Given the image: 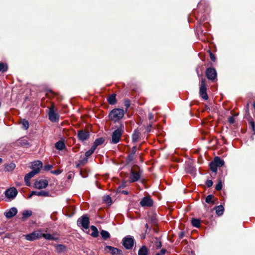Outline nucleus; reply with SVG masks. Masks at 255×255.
I'll return each instance as SVG.
<instances>
[{"label":"nucleus","instance_id":"obj_3","mask_svg":"<svg viewBox=\"0 0 255 255\" xmlns=\"http://www.w3.org/2000/svg\"><path fill=\"white\" fill-rule=\"evenodd\" d=\"M25 239L29 241H33L42 238V233L40 231H34L32 233L24 235Z\"/></svg>","mask_w":255,"mask_h":255},{"label":"nucleus","instance_id":"obj_38","mask_svg":"<svg viewBox=\"0 0 255 255\" xmlns=\"http://www.w3.org/2000/svg\"><path fill=\"white\" fill-rule=\"evenodd\" d=\"M213 196L211 195L207 196V197L206 198V202L207 203H212V199H213Z\"/></svg>","mask_w":255,"mask_h":255},{"label":"nucleus","instance_id":"obj_25","mask_svg":"<svg viewBox=\"0 0 255 255\" xmlns=\"http://www.w3.org/2000/svg\"><path fill=\"white\" fill-rule=\"evenodd\" d=\"M214 162L218 167H221L224 164V161L218 157L215 158Z\"/></svg>","mask_w":255,"mask_h":255},{"label":"nucleus","instance_id":"obj_53","mask_svg":"<svg viewBox=\"0 0 255 255\" xmlns=\"http://www.w3.org/2000/svg\"><path fill=\"white\" fill-rule=\"evenodd\" d=\"M126 106H127V107H128L129 106V104H127Z\"/></svg>","mask_w":255,"mask_h":255},{"label":"nucleus","instance_id":"obj_13","mask_svg":"<svg viewBox=\"0 0 255 255\" xmlns=\"http://www.w3.org/2000/svg\"><path fill=\"white\" fill-rule=\"evenodd\" d=\"M140 204L142 207H150L153 204V201L150 197H145L141 199Z\"/></svg>","mask_w":255,"mask_h":255},{"label":"nucleus","instance_id":"obj_17","mask_svg":"<svg viewBox=\"0 0 255 255\" xmlns=\"http://www.w3.org/2000/svg\"><path fill=\"white\" fill-rule=\"evenodd\" d=\"M33 195H37L38 196L47 197L49 196V193L45 191H41L39 192L32 191L29 195V198H31Z\"/></svg>","mask_w":255,"mask_h":255},{"label":"nucleus","instance_id":"obj_2","mask_svg":"<svg viewBox=\"0 0 255 255\" xmlns=\"http://www.w3.org/2000/svg\"><path fill=\"white\" fill-rule=\"evenodd\" d=\"M124 130V126L121 125L120 127L116 129L112 134V142L113 143H118Z\"/></svg>","mask_w":255,"mask_h":255},{"label":"nucleus","instance_id":"obj_27","mask_svg":"<svg viewBox=\"0 0 255 255\" xmlns=\"http://www.w3.org/2000/svg\"><path fill=\"white\" fill-rule=\"evenodd\" d=\"M91 229L92 231L91 235L93 237H97L99 235V232L97 229V228L94 226H92L91 227Z\"/></svg>","mask_w":255,"mask_h":255},{"label":"nucleus","instance_id":"obj_23","mask_svg":"<svg viewBox=\"0 0 255 255\" xmlns=\"http://www.w3.org/2000/svg\"><path fill=\"white\" fill-rule=\"evenodd\" d=\"M15 168V165L13 163H10L5 166V170L6 171H12Z\"/></svg>","mask_w":255,"mask_h":255},{"label":"nucleus","instance_id":"obj_12","mask_svg":"<svg viewBox=\"0 0 255 255\" xmlns=\"http://www.w3.org/2000/svg\"><path fill=\"white\" fill-rule=\"evenodd\" d=\"M207 77L210 79L213 80L216 78L217 73L215 69L209 68L206 72Z\"/></svg>","mask_w":255,"mask_h":255},{"label":"nucleus","instance_id":"obj_1","mask_svg":"<svg viewBox=\"0 0 255 255\" xmlns=\"http://www.w3.org/2000/svg\"><path fill=\"white\" fill-rule=\"evenodd\" d=\"M125 112L121 109H115L109 114V118L114 122H117L122 119L124 117Z\"/></svg>","mask_w":255,"mask_h":255},{"label":"nucleus","instance_id":"obj_14","mask_svg":"<svg viewBox=\"0 0 255 255\" xmlns=\"http://www.w3.org/2000/svg\"><path fill=\"white\" fill-rule=\"evenodd\" d=\"M140 177V173L139 172H135L133 170H131L130 175L129 179L130 182H134L137 181Z\"/></svg>","mask_w":255,"mask_h":255},{"label":"nucleus","instance_id":"obj_48","mask_svg":"<svg viewBox=\"0 0 255 255\" xmlns=\"http://www.w3.org/2000/svg\"><path fill=\"white\" fill-rule=\"evenodd\" d=\"M148 118L149 120H152L153 119V115L151 113H149L148 115Z\"/></svg>","mask_w":255,"mask_h":255},{"label":"nucleus","instance_id":"obj_50","mask_svg":"<svg viewBox=\"0 0 255 255\" xmlns=\"http://www.w3.org/2000/svg\"><path fill=\"white\" fill-rule=\"evenodd\" d=\"M165 252H166V250L165 249H162L160 251V254L161 255H163L165 253Z\"/></svg>","mask_w":255,"mask_h":255},{"label":"nucleus","instance_id":"obj_51","mask_svg":"<svg viewBox=\"0 0 255 255\" xmlns=\"http://www.w3.org/2000/svg\"><path fill=\"white\" fill-rule=\"evenodd\" d=\"M119 192H122V193L124 194H128V192L126 191H125V190H123V191H121L120 190H119Z\"/></svg>","mask_w":255,"mask_h":255},{"label":"nucleus","instance_id":"obj_26","mask_svg":"<svg viewBox=\"0 0 255 255\" xmlns=\"http://www.w3.org/2000/svg\"><path fill=\"white\" fill-rule=\"evenodd\" d=\"M224 210V208L223 206H222V205L218 206L216 208V214L218 216H221L223 214Z\"/></svg>","mask_w":255,"mask_h":255},{"label":"nucleus","instance_id":"obj_7","mask_svg":"<svg viewBox=\"0 0 255 255\" xmlns=\"http://www.w3.org/2000/svg\"><path fill=\"white\" fill-rule=\"evenodd\" d=\"M207 88L204 79H202L200 86V95L204 100H207L208 98L207 92Z\"/></svg>","mask_w":255,"mask_h":255},{"label":"nucleus","instance_id":"obj_45","mask_svg":"<svg viewBox=\"0 0 255 255\" xmlns=\"http://www.w3.org/2000/svg\"><path fill=\"white\" fill-rule=\"evenodd\" d=\"M210 58H211V60L213 61H215L216 57H215V55L213 54H212V53H210Z\"/></svg>","mask_w":255,"mask_h":255},{"label":"nucleus","instance_id":"obj_29","mask_svg":"<svg viewBox=\"0 0 255 255\" xmlns=\"http://www.w3.org/2000/svg\"><path fill=\"white\" fill-rule=\"evenodd\" d=\"M139 137V133L136 130H134L132 135V141H137Z\"/></svg>","mask_w":255,"mask_h":255},{"label":"nucleus","instance_id":"obj_39","mask_svg":"<svg viewBox=\"0 0 255 255\" xmlns=\"http://www.w3.org/2000/svg\"><path fill=\"white\" fill-rule=\"evenodd\" d=\"M249 124L252 128L253 131H254L255 130V124L254 121L253 120H251L249 122Z\"/></svg>","mask_w":255,"mask_h":255},{"label":"nucleus","instance_id":"obj_6","mask_svg":"<svg viewBox=\"0 0 255 255\" xmlns=\"http://www.w3.org/2000/svg\"><path fill=\"white\" fill-rule=\"evenodd\" d=\"M123 246L127 249H130L133 246L134 239L130 236H127L123 239Z\"/></svg>","mask_w":255,"mask_h":255},{"label":"nucleus","instance_id":"obj_18","mask_svg":"<svg viewBox=\"0 0 255 255\" xmlns=\"http://www.w3.org/2000/svg\"><path fill=\"white\" fill-rule=\"evenodd\" d=\"M55 248L56 252L59 254L64 253L67 249L65 245L61 244L55 245Z\"/></svg>","mask_w":255,"mask_h":255},{"label":"nucleus","instance_id":"obj_54","mask_svg":"<svg viewBox=\"0 0 255 255\" xmlns=\"http://www.w3.org/2000/svg\"><path fill=\"white\" fill-rule=\"evenodd\" d=\"M2 162V159L1 158H0V163Z\"/></svg>","mask_w":255,"mask_h":255},{"label":"nucleus","instance_id":"obj_24","mask_svg":"<svg viewBox=\"0 0 255 255\" xmlns=\"http://www.w3.org/2000/svg\"><path fill=\"white\" fill-rule=\"evenodd\" d=\"M42 237L44 238L46 240H58L57 238H55L52 235L50 234H43L42 233Z\"/></svg>","mask_w":255,"mask_h":255},{"label":"nucleus","instance_id":"obj_37","mask_svg":"<svg viewBox=\"0 0 255 255\" xmlns=\"http://www.w3.org/2000/svg\"><path fill=\"white\" fill-rule=\"evenodd\" d=\"M103 200L107 203H111L112 202L111 198L109 196H104Z\"/></svg>","mask_w":255,"mask_h":255},{"label":"nucleus","instance_id":"obj_16","mask_svg":"<svg viewBox=\"0 0 255 255\" xmlns=\"http://www.w3.org/2000/svg\"><path fill=\"white\" fill-rule=\"evenodd\" d=\"M89 132L87 131L81 130L79 131L78 136L80 140L84 141L89 138Z\"/></svg>","mask_w":255,"mask_h":255},{"label":"nucleus","instance_id":"obj_5","mask_svg":"<svg viewBox=\"0 0 255 255\" xmlns=\"http://www.w3.org/2000/svg\"><path fill=\"white\" fill-rule=\"evenodd\" d=\"M78 226H81L85 229H87L89 226V218L87 215H84L79 218L77 221Z\"/></svg>","mask_w":255,"mask_h":255},{"label":"nucleus","instance_id":"obj_46","mask_svg":"<svg viewBox=\"0 0 255 255\" xmlns=\"http://www.w3.org/2000/svg\"><path fill=\"white\" fill-rule=\"evenodd\" d=\"M21 144L22 145H29L28 143L24 140H21V142H20Z\"/></svg>","mask_w":255,"mask_h":255},{"label":"nucleus","instance_id":"obj_35","mask_svg":"<svg viewBox=\"0 0 255 255\" xmlns=\"http://www.w3.org/2000/svg\"><path fill=\"white\" fill-rule=\"evenodd\" d=\"M22 125L23 128L25 129H27L29 127V123L25 119H23L22 122Z\"/></svg>","mask_w":255,"mask_h":255},{"label":"nucleus","instance_id":"obj_41","mask_svg":"<svg viewBox=\"0 0 255 255\" xmlns=\"http://www.w3.org/2000/svg\"><path fill=\"white\" fill-rule=\"evenodd\" d=\"M206 185L207 187H210L213 185V182L211 180H207L206 182Z\"/></svg>","mask_w":255,"mask_h":255},{"label":"nucleus","instance_id":"obj_55","mask_svg":"<svg viewBox=\"0 0 255 255\" xmlns=\"http://www.w3.org/2000/svg\"><path fill=\"white\" fill-rule=\"evenodd\" d=\"M156 255H160V253H157V254H156Z\"/></svg>","mask_w":255,"mask_h":255},{"label":"nucleus","instance_id":"obj_49","mask_svg":"<svg viewBox=\"0 0 255 255\" xmlns=\"http://www.w3.org/2000/svg\"><path fill=\"white\" fill-rule=\"evenodd\" d=\"M53 173L55 174H59L61 173V171L59 170H55V171H54L53 172Z\"/></svg>","mask_w":255,"mask_h":255},{"label":"nucleus","instance_id":"obj_33","mask_svg":"<svg viewBox=\"0 0 255 255\" xmlns=\"http://www.w3.org/2000/svg\"><path fill=\"white\" fill-rule=\"evenodd\" d=\"M95 149H96L92 146L91 148L88 151L86 152V153H85L86 157L88 158L89 156L91 155Z\"/></svg>","mask_w":255,"mask_h":255},{"label":"nucleus","instance_id":"obj_52","mask_svg":"<svg viewBox=\"0 0 255 255\" xmlns=\"http://www.w3.org/2000/svg\"><path fill=\"white\" fill-rule=\"evenodd\" d=\"M145 227H146V229H147V228H148V226L147 224H146L145 225Z\"/></svg>","mask_w":255,"mask_h":255},{"label":"nucleus","instance_id":"obj_44","mask_svg":"<svg viewBox=\"0 0 255 255\" xmlns=\"http://www.w3.org/2000/svg\"><path fill=\"white\" fill-rule=\"evenodd\" d=\"M156 248L158 249L161 247V243L160 242H156L155 243Z\"/></svg>","mask_w":255,"mask_h":255},{"label":"nucleus","instance_id":"obj_21","mask_svg":"<svg viewBox=\"0 0 255 255\" xmlns=\"http://www.w3.org/2000/svg\"><path fill=\"white\" fill-rule=\"evenodd\" d=\"M55 146L57 149L62 150L65 148V145L64 142L62 141H58L55 143Z\"/></svg>","mask_w":255,"mask_h":255},{"label":"nucleus","instance_id":"obj_40","mask_svg":"<svg viewBox=\"0 0 255 255\" xmlns=\"http://www.w3.org/2000/svg\"><path fill=\"white\" fill-rule=\"evenodd\" d=\"M222 188V184L221 181L219 182V183L216 185L215 188L217 190H220Z\"/></svg>","mask_w":255,"mask_h":255},{"label":"nucleus","instance_id":"obj_15","mask_svg":"<svg viewBox=\"0 0 255 255\" xmlns=\"http://www.w3.org/2000/svg\"><path fill=\"white\" fill-rule=\"evenodd\" d=\"M17 213V210L15 207H12L4 212V215L7 218H11L14 216Z\"/></svg>","mask_w":255,"mask_h":255},{"label":"nucleus","instance_id":"obj_56","mask_svg":"<svg viewBox=\"0 0 255 255\" xmlns=\"http://www.w3.org/2000/svg\"><path fill=\"white\" fill-rule=\"evenodd\" d=\"M87 158H86V159L85 160V162H87Z\"/></svg>","mask_w":255,"mask_h":255},{"label":"nucleus","instance_id":"obj_31","mask_svg":"<svg viewBox=\"0 0 255 255\" xmlns=\"http://www.w3.org/2000/svg\"><path fill=\"white\" fill-rule=\"evenodd\" d=\"M101 235L104 240H107L110 237V234L105 230H102L101 232Z\"/></svg>","mask_w":255,"mask_h":255},{"label":"nucleus","instance_id":"obj_9","mask_svg":"<svg viewBox=\"0 0 255 255\" xmlns=\"http://www.w3.org/2000/svg\"><path fill=\"white\" fill-rule=\"evenodd\" d=\"M105 251L107 253L110 252L113 255H121L122 254L121 250L109 246L105 247Z\"/></svg>","mask_w":255,"mask_h":255},{"label":"nucleus","instance_id":"obj_22","mask_svg":"<svg viewBox=\"0 0 255 255\" xmlns=\"http://www.w3.org/2000/svg\"><path fill=\"white\" fill-rule=\"evenodd\" d=\"M138 255H148V250L145 246H142L138 251Z\"/></svg>","mask_w":255,"mask_h":255},{"label":"nucleus","instance_id":"obj_57","mask_svg":"<svg viewBox=\"0 0 255 255\" xmlns=\"http://www.w3.org/2000/svg\"><path fill=\"white\" fill-rule=\"evenodd\" d=\"M142 239H144L145 238V236H143V237L141 238Z\"/></svg>","mask_w":255,"mask_h":255},{"label":"nucleus","instance_id":"obj_10","mask_svg":"<svg viewBox=\"0 0 255 255\" xmlns=\"http://www.w3.org/2000/svg\"><path fill=\"white\" fill-rule=\"evenodd\" d=\"M49 119L52 122H56L59 120V115L55 113L53 107H51L49 109Z\"/></svg>","mask_w":255,"mask_h":255},{"label":"nucleus","instance_id":"obj_34","mask_svg":"<svg viewBox=\"0 0 255 255\" xmlns=\"http://www.w3.org/2000/svg\"><path fill=\"white\" fill-rule=\"evenodd\" d=\"M192 224L195 227H199L200 225V221L199 219H193L192 220Z\"/></svg>","mask_w":255,"mask_h":255},{"label":"nucleus","instance_id":"obj_36","mask_svg":"<svg viewBox=\"0 0 255 255\" xmlns=\"http://www.w3.org/2000/svg\"><path fill=\"white\" fill-rule=\"evenodd\" d=\"M7 70V66L3 63H0V71L5 72Z\"/></svg>","mask_w":255,"mask_h":255},{"label":"nucleus","instance_id":"obj_30","mask_svg":"<svg viewBox=\"0 0 255 255\" xmlns=\"http://www.w3.org/2000/svg\"><path fill=\"white\" fill-rule=\"evenodd\" d=\"M108 102L111 105L115 104L116 102V95L112 94L111 95L108 99Z\"/></svg>","mask_w":255,"mask_h":255},{"label":"nucleus","instance_id":"obj_32","mask_svg":"<svg viewBox=\"0 0 255 255\" xmlns=\"http://www.w3.org/2000/svg\"><path fill=\"white\" fill-rule=\"evenodd\" d=\"M210 167L211 170L213 172H217L218 166L216 165V163H215V162L214 161L210 163Z\"/></svg>","mask_w":255,"mask_h":255},{"label":"nucleus","instance_id":"obj_4","mask_svg":"<svg viewBox=\"0 0 255 255\" xmlns=\"http://www.w3.org/2000/svg\"><path fill=\"white\" fill-rule=\"evenodd\" d=\"M17 191L14 187H11L7 189L4 193L5 197L8 199V201L13 200L17 194Z\"/></svg>","mask_w":255,"mask_h":255},{"label":"nucleus","instance_id":"obj_8","mask_svg":"<svg viewBox=\"0 0 255 255\" xmlns=\"http://www.w3.org/2000/svg\"><path fill=\"white\" fill-rule=\"evenodd\" d=\"M39 173L38 169H33L29 173L26 174L24 177V181L26 185L28 186H30L31 184L30 182V179L33 177L34 175Z\"/></svg>","mask_w":255,"mask_h":255},{"label":"nucleus","instance_id":"obj_47","mask_svg":"<svg viewBox=\"0 0 255 255\" xmlns=\"http://www.w3.org/2000/svg\"><path fill=\"white\" fill-rule=\"evenodd\" d=\"M126 183L125 182L119 187L118 190H120L121 188H123L126 186Z\"/></svg>","mask_w":255,"mask_h":255},{"label":"nucleus","instance_id":"obj_43","mask_svg":"<svg viewBox=\"0 0 255 255\" xmlns=\"http://www.w3.org/2000/svg\"><path fill=\"white\" fill-rule=\"evenodd\" d=\"M136 146H133L132 148V150H131V155L130 156H131V155H133L136 151Z\"/></svg>","mask_w":255,"mask_h":255},{"label":"nucleus","instance_id":"obj_20","mask_svg":"<svg viewBox=\"0 0 255 255\" xmlns=\"http://www.w3.org/2000/svg\"><path fill=\"white\" fill-rule=\"evenodd\" d=\"M104 141L105 139L103 137L97 138L95 140L92 146L96 149L97 147L99 145H102L104 143Z\"/></svg>","mask_w":255,"mask_h":255},{"label":"nucleus","instance_id":"obj_42","mask_svg":"<svg viewBox=\"0 0 255 255\" xmlns=\"http://www.w3.org/2000/svg\"><path fill=\"white\" fill-rule=\"evenodd\" d=\"M228 122L230 124H233L235 122V118L234 117H230L228 118Z\"/></svg>","mask_w":255,"mask_h":255},{"label":"nucleus","instance_id":"obj_19","mask_svg":"<svg viewBox=\"0 0 255 255\" xmlns=\"http://www.w3.org/2000/svg\"><path fill=\"white\" fill-rule=\"evenodd\" d=\"M42 167V163L39 160L34 161L32 164V168L33 169H38L39 172Z\"/></svg>","mask_w":255,"mask_h":255},{"label":"nucleus","instance_id":"obj_28","mask_svg":"<svg viewBox=\"0 0 255 255\" xmlns=\"http://www.w3.org/2000/svg\"><path fill=\"white\" fill-rule=\"evenodd\" d=\"M32 215V212L29 210L24 211L22 213V220H25L27 218L30 217Z\"/></svg>","mask_w":255,"mask_h":255},{"label":"nucleus","instance_id":"obj_11","mask_svg":"<svg viewBox=\"0 0 255 255\" xmlns=\"http://www.w3.org/2000/svg\"><path fill=\"white\" fill-rule=\"evenodd\" d=\"M48 186V181L46 180H39L36 181L34 187L38 189L45 188Z\"/></svg>","mask_w":255,"mask_h":255}]
</instances>
